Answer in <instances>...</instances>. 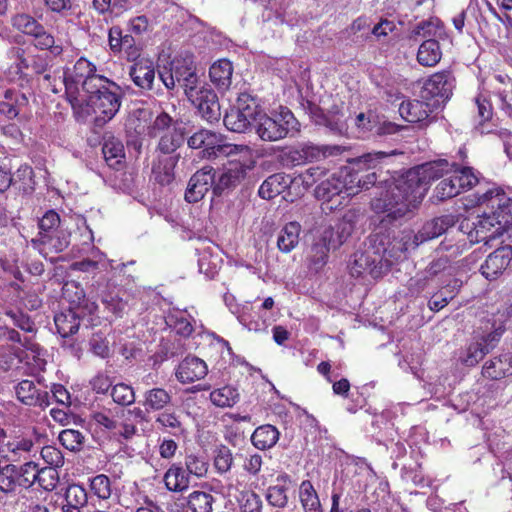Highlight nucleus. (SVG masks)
<instances>
[{
    "label": "nucleus",
    "mask_w": 512,
    "mask_h": 512,
    "mask_svg": "<svg viewBox=\"0 0 512 512\" xmlns=\"http://www.w3.org/2000/svg\"><path fill=\"white\" fill-rule=\"evenodd\" d=\"M448 174L452 175L460 192L470 190L479 181L470 166H461L447 159L426 162L394 179L381 197L371 200V208L388 212V216L394 219L406 215L421 203L433 181Z\"/></svg>",
    "instance_id": "1"
},
{
    "label": "nucleus",
    "mask_w": 512,
    "mask_h": 512,
    "mask_svg": "<svg viewBox=\"0 0 512 512\" xmlns=\"http://www.w3.org/2000/svg\"><path fill=\"white\" fill-rule=\"evenodd\" d=\"M389 156L390 155L385 152H376L374 154L369 153L361 159L352 161L347 147L341 145H322V160L325 164L329 165L333 163L339 166L338 173H333L331 178L322 181V204L331 201L334 196L342 192L350 195L354 189V180H350L349 176H346L345 173L341 174V165L354 162L359 168L365 164H368L370 168L371 163ZM322 168H325L324 163H322Z\"/></svg>",
    "instance_id": "2"
},
{
    "label": "nucleus",
    "mask_w": 512,
    "mask_h": 512,
    "mask_svg": "<svg viewBox=\"0 0 512 512\" xmlns=\"http://www.w3.org/2000/svg\"><path fill=\"white\" fill-rule=\"evenodd\" d=\"M121 87L113 80L105 77L94 88L83 93V104L91 107L96 114L95 124L103 126L112 120L122 104Z\"/></svg>",
    "instance_id": "3"
},
{
    "label": "nucleus",
    "mask_w": 512,
    "mask_h": 512,
    "mask_svg": "<svg viewBox=\"0 0 512 512\" xmlns=\"http://www.w3.org/2000/svg\"><path fill=\"white\" fill-rule=\"evenodd\" d=\"M375 212V210L372 208ZM376 213H382L381 211ZM386 215L381 219V226L379 231L371 235V242L374 249V254L382 257H388L395 260L400 259L407 251L414 250L419 246L418 238L415 233L408 229L402 231H395L392 229H385V223H391L395 221L394 218L388 216V212H384ZM405 215H403L404 217ZM402 218L401 217H398ZM397 220V218H396Z\"/></svg>",
    "instance_id": "4"
},
{
    "label": "nucleus",
    "mask_w": 512,
    "mask_h": 512,
    "mask_svg": "<svg viewBox=\"0 0 512 512\" xmlns=\"http://www.w3.org/2000/svg\"><path fill=\"white\" fill-rule=\"evenodd\" d=\"M300 131V123L292 111L284 106L267 113L256 122L255 134L264 142H276Z\"/></svg>",
    "instance_id": "5"
},
{
    "label": "nucleus",
    "mask_w": 512,
    "mask_h": 512,
    "mask_svg": "<svg viewBox=\"0 0 512 512\" xmlns=\"http://www.w3.org/2000/svg\"><path fill=\"white\" fill-rule=\"evenodd\" d=\"M96 65L85 57H80L69 76H64L67 100L73 108L83 105V93L94 88L105 76L97 74Z\"/></svg>",
    "instance_id": "6"
},
{
    "label": "nucleus",
    "mask_w": 512,
    "mask_h": 512,
    "mask_svg": "<svg viewBox=\"0 0 512 512\" xmlns=\"http://www.w3.org/2000/svg\"><path fill=\"white\" fill-rule=\"evenodd\" d=\"M188 145L192 149H202V157L207 159L240 154L251 155L249 146L227 143L222 134L207 129H201L190 136Z\"/></svg>",
    "instance_id": "7"
},
{
    "label": "nucleus",
    "mask_w": 512,
    "mask_h": 512,
    "mask_svg": "<svg viewBox=\"0 0 512 512\" xmlns=\"http://www.w3.org/2000/svg\"><path fill=\"white\" fill-rule=\"evenodd\" d=\"M15 62L10 65L6 75L10 82L24 88L30 86L36 76L49 70L47 60L39 54H27L23 48H14Z\"/></svg>",
    "instance_id": "8"
},
{
    "label": "nucleus",
    "mask_w": 512,
    "mask_h": 512,
    "mask_svg": "<svg viewBox=\"0 0 512 512\" xmlns=\"http://www.w3.org/2000/svg\"><path fill=\"white\" fill-rule=\"evenodd\" d=\"M477 204L486 207L498 223V230L506 231L512 226V198L499 187L477 194Z\"/></svg>",
    "instance_id": "9"
},
{
    "label": "nucleus",
    "mask_w": 512,
    "mask_h": 512,
    "mask_svg": "<svg viewBox=\"0 0 512 512\" xmlns=\"http://www.w3.org/2000/svg\"><path fill=\"white\" fill-rule=\"evenodd\" d=\"M60 216L54 210L47 211L39 220V233L38 236L32 239L31 243L35 248L42 252L45 248L53 250L54 252L63 251L68 242L60 239Z\"/></svg>",
    "instance_id": "10"
},
{
    "label": "nucleus",
    "mask_w": 512,
    "mask_h": 512,
    "mask_svg": "<svg viewBox=\"0 0 512 512\" xmlns=\"http://www.w3.org/2000/svg\"><path fill=\"white\" fill-rule=\"evenodd\" d=\"M456 79L452 71L442 70L429 76L423 85V98L434 105L446 104L453 95Z\"/></svg>",
    "instance_id": "11"
},
{
    "label": "nucleus",
    "mask_w": 512,
    "mask_h": 512,
    "mask_svg": "<svg viewBox=\"0 0 512 512\" xmlns=\"http://www.w3.org/2000/svg\"><path fill=\"white\" fill-rule=\"evenodd\" d=\"M185 95L203 119L209 123L219 121L221 117L220 104L213 89L206 86H196L193 89H186Z\"/></svg>",
    "instance_id": "12"
},
{
    "label": "nucleus",
    "mask_w": 512,
    "mask_h": 512,
    "mask_svg": "<svg viewBox=\"0 0 512 512\" xmlns=\"http://www.w3.org/2000/svg\"><path fill=\"white\" fill-rule=\"evenodd\" d=\"M354 228L355 214L349 211L323 231L322 246L327 250L338 249L351 236Z\"/></svg>",
    "instance_id": "13"
},
{
    "label": "nucleus",
    "mask_w": 512,
    "mask_h": 512,
    "mask_svg": "<svg viewBox=\"0 0 512 512\" xmlns=\"http://www.w3.org/2000/svg\"><path fill=\"white\" fill-rule=\"evenodd\" d=\"M216 171L211 166H204L196 171L188 182L185 191V200L189 203H196L204 198L206 193L212 189Z\"/></svg>",
    "instance_id": "14"
},
{
    "label": "nucleus",
    "mask_w": 512,
    "mask_h": 512,
    "mask_svg": "<svg viewBox=\"0 0 512 512\" xmlns=\"http://www.w3.org/2000/svg\"><path fill=\"white\" fill-rule=\"evenodd\" d=\"M511 261L512 246H501L487 256L480 266V272L487 280H496L508 268Z\"/></svg>",
    "instance_id": "15"
},
{
    "label": "nucleus",
    "mask_w": 512,
    "mask_h": 512,
    "mask_svg": "<svg viewBox=\"0 0 512 512\" xmlns=\"http://www.w3.org/2000/svg\"><path fill=\"white\" fill-rule=\"evenodd\" d=\"M129 77L136 87L141 91L153 89L155 81V65L153 60L141 57L132 62L128 70Z\"/></svg>",
    "instance_id": "16"
},
{
    "label": "nucleus",
    "mask_w": 512,
    "mask_h": 512,
    "mask_svg": "<svg viewBox=\"0 0 512 512\" xmlns=\"http://www.w3.org/2000/svg\"><path fill=\"white\" fill-rule=\"evenodd\" d=\"M171 71L177 83L184 89H193L198 84V75L196 73V65L192 55L185 57H176L171 61Z\"/></svg>",
    "instance_id": "17"
},
{
    "label": "nucleus",
    "mask_w": 512,
    "mask_h": 512,
    "mask_svg": "<svg viewBox=\"0 0 512 512\" xmlns=\"http://www.w3.org/2000/svg\"><path fill=\"white\" fill-rule=\"evenodd\" d=\"M483 208V213L478 217L474 228L469 232V238L472 242H484L487 244L490 240L501 236L505 231L498 230V223H496L491 213Z\"/></svg>",
    "instance_id": "18"
},
{
    "label": "nucleus",
    "mask_w": 512,
    "mask_h": 512,
    "mask_svg": "<svg viewBox=\"0 0 512 512\" xmlns=\"http://www.w3.org/2000/svg\"><path fill=\"white\" fill-rule=\"evenodd\" d=\"M17 399L27 406L47 407L50 404V395L47 391L37 389L31 380H22L15 386Z\"/></svg>",
    "instance_id": "19"
},
{
    "label": "nucleus",
    "mask_w": 512,
    "mask_h": 512,
    "mask_svg": "<svg viewBox=\"0 0 512 512\" xmlns=\"http://www.w3.org/2000/svg\"><path fill=\"white\" fill-rule=\"evenodd\" d=\"M207 373L208 367L202 359L196 356H187L178 365L175 376L179 382L187 384L203 379Z\"/></svg>",
    "instance_id": "20"
},
{
    "label": "nucleus",
    "mask_w": 512,
    "mask_h": 512,
    "mask_svg": "<svg viewBox=\"0 0 512 512\" xmlns=\"http://www.w3.org/2000/svg\"><path fill=\"white\" fill-rule=\"evenodd\" d=\"M246 169L247 167L238 160H232L229 167L221 173L217 180L216 175L214 176L213 194L220 196L224 190L236 187L245 178Z\"/></svg>",
    "instance_id": "21"
},
{
    "label": "nucleus",
    "mask_w": 512,
    "mask_h": 512,
    "mask_svg": "<svg viewBox=\"0 0 512 512\" xmlns=\"http://www.w3.org/2000/svg\"><path fill=\"white\" fill-rule=\"evenodd\" d=\"M454 225L455 219L452 215H443L427 221L424 223L422 228L417 233H415L416 237L418 238L417 240L419 245L441 236Z\"/></svg>",
    "instance_id": "22"
},
{
    "label": "nucleus",
    "mask_w": 512,
    "mask_h": 512,
    "mask_svg": "<svg viewBox=\"0 0 512 512\" xmlns=\"http://www.w3.org/2000/svg\"><path fill=\"white\" fill-rule=\"evenodd\" d=\"M233 72L234 67L232 62L223 58L217 60L210 66L209 78L216 89L223 93L231 87Z\"/></svg>",
    "instance_id": "23"
},
{
    "label": "nucleus",
    "mask_w": 512,
    "mask_h": 512,
    "mask_svg": "<svg viewBox=\"0 0 512 512\" xmlns=\"http://www.w3.org/2000/svg\"><path fill=\"white\" fill-rule=\"evenodd\" d=\"M381 262V256L370 251H356L351 256L349 269L352 276L359 277L364 273L374 276L377 264Z\"/></svg>",
    "instance_id": "24"
},
{
    "label": "nucleus",
    "mask_w": 512,
    "mask_h": 512,
    "mask_svg": "<svg viewBox=\"0 0 512 512\" xmlns=\"http://www.w3.org/2000/svg\"><path fill=\"white\" fill-rule=\"evenodd\" d=\"M103 139L102 153L107 165L115 170L121 169L125 160L122 141L112 134H105Z\"/></svg>",
    "instance_id": "25"
},
{
    "label": "nucleus",
    "mask_w": 512,
    "mask_h": 512,
    "mask_svg": "<svg viewBox=\"0 0 512 512\" xmlns=\"http://www.w3.org/2000/svg\"><path fill=\"white\" fill-rule=\"evenodd\" d=\"M12 189L17 195L27 196L35 191L36 180L33 168L27 164H21L12 173Z\"/></svg>",
    "instance_id": "26"
},
{
    "label": "nucleus",
    "mask_w": 512,
    "mask_h": 512,
    "mask_svg": "<svg viewBox=\"0 0 512 512\" xmlns=\"http://www.w3.org/2000/svg\"><path fill=\"white\" fill-rule=\"evenodd\" d=\"M225 127L235 133H249L255 130L256 120L246 116L234 105L226 111L223 117Z\"/></svg>",
    "instance_id": "27"
},
{
    "label": "nucleus",
    "mask_w": 512,
    "mask_h": 512,
    "mask_svg": "<svg viewBox=\"0 0 512 512\" xmlns=\"http://www.w3.org/2000/svg\"><path fill=\"white\" fill-rule=\"evenodd\" d=\"M180 155H163L158 157V161L152 168L155 181L162 185H169L175 179V167L179 161Z\"/></svg>",
    "instance_id": "28"
},
{
    "label": "nucleus",
    "mask_w": 512,
    "mask_h": 512,
    "mask_svg": "<svg viewBox=\"0 0 512 512\" xmlns=\"http://www.w3.org/2000/svg\"><path fill=\"white\" fill-rule=\"evenodd\" d=\"M512 374V353H505L487 361L482 368V375L492 380H499Z\"/></svg>",
    "instance_id": "29"
},
{
    "label": "nucleus",
    "mask_w": 512,
    "mask_h": 512,
    "mask_svg": "<svg viewBox=\"0 0 512 512\" xmlns=\"http://www.w3.org/2000/svg\"><path fill=\"white\" fill-rule=\"evenodd\" d=\"M399 112L407 122L421 123L429 118L432 110L430 104L425 101L411 100L402 102Z\"/></svg>",
    "instance_id": "30"
},
{
    "label": "nucleus",
    "mask_w": 512,
    "mask_h": 512,
    "mask_svg": "<svg viewBox=\"0 0 512 512\" xmlns=\"http://www.w3.org/2000/svg\"><path fill=\"white\" fill-rule=\"evenodd\" d=\"M172 402V395L164 388H152L143 394L142 406L147 413L160 412Z\"/></svg>",
    "instance_id": "31"
},
{
    "label": "nucleus",
    "mask_w": 512,
    "mask_h": 512,
    "mask_svg": "<svg viewBox=\"0 0 512 512\" xmlns=\"http://www.w3.org/2000/svg\"><path fill=\"white\" fill-rule=\"evenodd\" d=\"M505 326L503 322H485L484 327L475 331L474 340L482 342V345L491 352L499 343Z\"/></svg>",
    "instance_id": "32"
},
{
    "label": "nucleus",
    "mask_w": 512,
    "mask_h": 512,
    "mask_svg": "<svg viewBox=\"0 0 512 512\" xmlns=\"http://www.w3.org/2000/svg\"><path fill=\"white\" fill-rule=\"evenodd\" d=\"M289 177L284 173H275L263 181L258 190L262 199L270 200L283 193L289 186Z\"/></svg>",
    "instance_id": "33"
},
{
    "label": "nucleus",
    "mask_w": 512,
    "mask_h": 512,
    "mask_svg": "<svg viewBox=\"0 0 512 512\" xmlns=\"http://www.w3.org/2000/svg\"><path fill=\"white\" fill-rule=\"evenodd\" d=\"M301 226L298 222L286 223L277 237V247L282 253L291 252L299 243Z\"/></svg>",
    "instance_id": "34"
},
{
    "label": "nucleus",
    "mask_w": 512,
    "mask_h": 512,
    "mask_svg": "<svg viewBox=\"0 0 512 512\" xmlns=\"http://www.w3.org/2000/svg\"><path fill=\"white\" fill-rule=\"evenodd\" d=\"M164 483L169 491L181 492L189 487L190 479L182 466L172 464L164 475Z\"/></svg>",
    "instance_id": "35"
},
{
    "label": "nucleus",
    "mask_w": 512,
    "mask_h": 512,
    "mask_svg": "<svg viewBox=\"0 0 512 512\" xmlns=\"http://www.w3.org/2000/svg\"><path fill=\"white\" fill-rule=\"evenodd\" d=\"M84 290L74 281L64 283L62 287V300L69 303L68 311L72 320H80V315L76 312V308L84 300Z\"/></svg>",
    "instance_id": "36"
},
{
    "label": "nucleus",
    "mask_w": 512,
    "mask_h": 512,
    "mask_svg": "<svg viewBox=\"0 0 512 512\" xmlns=\"http://www.w3.org/2000/svg\"><path fill=\"white\" fill-rule=\"evenodd\" d=\"M66 504L63 505V512H81L86 506L88 495L84 487L78 484L69 485L65 493Z\"/></svg>",
    "instance_id": "37"
},
{
    "label": "nucleus",
    "mask_w": 512,
    "mask_h": 512,
    "mask_svg": "<svg viewBox=\"0 0 512 512\" xmlns=\"http://www.w3.org/2000/svg\"><path fill=\"white\" fill-rule=\"evenodd\" d=\"M440 44L435 39L425 40L419 47L417 61L420 65L433 67L441 60Z\"/></svg>",
    "instance_id": "38"
},
{
    "label": "nucleus",
    "mask_w": 512,
    "mask_h": 512,
    "mask_svg": "<svg viewBox=\"0 0 512 512\" xmlns=\"http://www.w3.org/2000/svg\"><path fill=\"white\" fill-rule=\"evenodd\" d=\"M234 106L238 108L241 112L246 114V116L256 120V122L264 112V108L260 103V99L257 96H254L248 92L240 93L236 99Z\"/></svg>",
    "instance_id": "39"
},
{
    "label": "nucleus",
    "mask_w": 512,
    "mask_h": 512,
    "mask_svg": "<svg viewBox=\"0 0 512 512\" xmlns=\"http://www.w3.org/2000/svg\"><path fill=\"white\" fill-rule=\"evenodd\" d=\"M278 439V430L269 424L258 427L251 436L253 445L260 450L273 447Z\"/></svg>",
    "instance_id": "40"
},
{
    "label": "nucleus",
    "mask_w": 512,
    "mask_h": 512,
    "mask_svg": "<svg viewBox=\"0 0 512 512\" xmlns=\"http://www.w3.org/2000/svg\"><path fill=\"white\" fill-rule=\"evenodd\" d=\"M155 424L158 429L168 432L174 436L184 430L180 416L177 415L174 410L164 409L160 411L155 418Z\"/></svg>",
    "instance_id": "41"
},
{
    "label": "nucleus",
    "mask_w": 512,
    "mask_h": 512,
    "mask_svg": "<svg viewBox=\"0 0 512 512\" xmlns=\"http://www.w3.org/2000/svg\"><path fill=\"white\" fill-rule=\"evenodd\" d=\"M32 38L34 39L33 45L38 50H48L54 57L60 56L63 53L62 44L57 43L54 36L43 25L35 32Z\"/></svg>",
    "instance_id": "42"
},
{
    "label": "nucleus",
    "mask_w": 512,
    "mask_h": 512,
    "mask_svg": "<svg viewBox=\"0 0 512 512\" xmlns=\"http://www.w3.org/2000/svg\"><path fill=\"white\" fill-rule=\"evenodd\" d=\"M185 136L180 128L166 131L159 140L158 149L164 155H175V151L184 143Z\"/></svg>",
    "instance_id": "43"
},
{
    "label": "nucleus",
    "mask_w": 512,
    "mask_h": 512,
    "mask_svg": "<svg viewBox=\"0 0 512 512\" xmlns=\"http://www.w3.org/2000/svg\"><path fill=\"white\" fill-rule=\"evenodd\" d=\"M239 399L238 389L230 385L215 389L210 393L211 402L220 408L232 407Z\"/></svg>",
    "instance_id": "44"
},
{
    "label": "nucleus",
    "mask_w": 512,
    "mask_h": 512,
    "mask_svg": "<svg viewBox=\"0 0 512 512\" xmlns=\"http://www.w3.org/2000/svg\"><path fill=\"white\" fill-rule=\"evenodd\" d=\"M299 497L305 512H320V499L310 481L301 483Z\"/></svg>",
    "instance_id": "45"
},
{
    "label": "nucleus",
    "mask_w": 512,
    "mask_h": 512,
    "mask_svg": "<svg viewBox=\"0 0 512 512\" xmlns=\"http://www.w3.org/2000/svg\"><path fill=\"white\" fill-rule=\"evenodd\" d=\"M475 104L477 106L479 123L476 129L481 134L490 133L492 130L486 128V123L489 122L493 117V105L489 99L484 95L480 94L475 98Z\"/></svg>",
    "instance_id": "46"
},
{
    "label": "nucleus",
    "mask_w": 512,
    "mask_h": 512,
    "mask_svg": "<svg viewBox=\"0 0 512 512\" xmlns=\"http://www.w3.org/2000/svg\"><path fill=\"white\" fill-rule=\"evenodd\" d=\"M11 25L15 30L32 37L42 24L29 14L18 13L11 18Z\"/></svg>",
    "instance_id": "47"
},
{
    "label": "nucleus",
    "mask_w": 512,
    "mask_h": 512,
    "mask_svg": "<svg viewBox=\"0 0 512 512\" xmlns=\"http://www.w3.org/2000/svg\"><path fill=\"white\" fill-rule=\"evenodd\" d=\"M214 497L207 492L194 491L188 496L187 505L192 512H212Z\"/></svg>",
    "instance_id": "48"
},
{
    "label": "nucleus",
    "mask_w": 512,
    "mask_h": 512,
    "mask_svg": "<svg viewBox=\"0 0 512 512\" xmlns=\"http://www.w3.org/2000/svg\"><path fill=\"white\" fill-rule=\"evenodd\" d=\"M461 192L457 187L452 175L443 178L436 186L434 197L438 201H444L459 195Z\"/></svg>",
    "instance_id": "49"
},
{
    "label": "nucleus",
    "mask_w": 512,
    "mask_h": 512,
    "mask_svg": "<svg viewBox=\"0 0 512 512\" xmlns=\"http://www.w3.org/2000/svg\"><path fill=\"white\" fill-rule=\"evenodd\" d=\"M18 485V468L8 464L0 469V490L5 493L12 492Z\"/></svg>",
    "instance_id": "50"
},
{
    "label": "nucleus",
    "mask_w": 512,
    "mask_h": 512,
    "mask_svg": "<svg viewBox=\"0 0 512 512\" xmlns=\"http://www.w3.org/2000/svg\"><path fill=\"white\" fill-rule=\"evenodd\" d=\"M110 395L113 401L122 406H128L135 402V393L131 386L125 383H118L111 389Z\"/></svg>",
    "instance_id": "51"
},
{
    "label": "nucleus",
    "mask_w": 512,
    "mask_h": 512,
    "mask_svg": "<svg viewBox=\"0 0 512 512\" xmlns=\"http://www.w3.org/2000/svg\"><path fill=\"white\" fill-rule=\"evenodd\" d=\"M488 353H490L481 341L474 340L466 349L465 355L462 357V362L469 367L478 364Z\"/></svg>",
    "instance_id": "52"
},
{
    "label": "nucleus",
    "mask_w": 512,
    "mask_h": 512,
    "mask_svg": "<svg viewBox=\"0 0 512 512\" xmlns=\"http://www.w3.org/2000/svg\"><path fill=\"white\" fill-rule=\"evenodd\" d=\"M344 173L346 176H349L350 180H354V188L358 187L367 189L369 185H375L378 181L376 172L368 173L364 179V176L359 174V170L354 171V169L349 166L341 165V174Z\"/></svg>",
    "instance_id": "53"
},
{
    "label": "nucleus",
    "mask_w": 512,
    "mask_h": 512,
    "mask_svg": "<svg viewBox=\"0 0 512 512\" xmlns=\"http://www.w3.org/2000/svg\"><path fill=\"white\" fill-rule=\"evenodd\" d=\"M91 491L101 500H107L111 497V481L108 476L99 474L90 481Z\"/></svg>",
    "instance_id": "54"
},
{
    "label": "nucleus",
    "mask_w": 512,
    "mask_h": 512,
    "mask_svg": "<svg viewBox=\"0 0 512 512\" xmlns=\"http://www.w3.org/2000/svg\"><path fill=\"white\" fill-rule=\"evenodd\" d=\"M84 435L74 429H65L59 434V441L70 451H78L84 443Z\"/></svg>",
    "instance_id": "55"
},
{
    "label": "nucleus",
    "mask_w": 512,
    "mask_h": 512,
    "mask_svg": "<svg viewBox=\"0 0 512 512\" xmlns=\"http://www.w3.org/2000/svg\"><path fill=\"white\" fill-rule=\"evenodd\" d=\"M287 487L282 484L270 486L267 489L266 499L271 506L283 508L288 503Z\"/></svg>",
    "instance_id": "56"
},
{
    "label": "nucleus",
    "mask_w": 512,
    "mask_h": 512,
    "mask_svg": "<svg viewBox=\"0 0 512 512\" xmlns=\"http://www.w3.org/2000/svg\"><path fill=\"white\" fill-rule=\"evenodd\" d=\"M37 477V483L46 491L54 490L59 482V474L54 467H44L39 469Z\"/></svg>",
    "instance_id": "57"
},
{
    "label": "nucleus",
    "mask_w": 512,
    "mask_h": 512,
    "mask_svg": "<svg viewBox=\"0 0 512 512\" xmlns=\"http://www.w3.org/2000/svg\"><path fill=\"white\" fill-rule=\"evenodd\" d=\"M186 472L188 475H194L201 478L206 475L208 470V463L203 457L194 454H189L185 458Z\"/></svg>",
    "instance_id": "58"
},
{
    "label": "nucleus",
    "mask_w": 512,
    "mask_h": 512,
    "mask_svg": "<svg viewBox=\"0 0 512 512\" xmlns=\"http://www.w3.org/2000/svg\"><path fill=\"white\" fill-rule=\"evenodd\" d=\"M39 469L37 464L33 462H27L18 469V485L23 487H30L32 484L37 482Z\"/></svg>",
    "instance_id": "59"
},
{
    "label": "nucleus",
    "mask_w": 512,
    "mask_h": 512,
    "mask_svg": "<svg viewBox=\"0 0 512 512\" xmlns=\"http://www.w3.org/2000/svg\"><path fill=\"white\" fill-rule=\"evenodd\" d=\"M126 39V34L118 25H114L108 30V45L114 55H120L121 49Z\"/></svg>",
    "instance_id": "60"
},
{
    "label": "nucleus",
    "mask_w": 512,
    "mask_h": 512,
    "mask_svg": "<svg viewBox=\"0 0 512 512\" xmlns=\"http://www.w3.org/2000/svg\"><path fill=\"white\" fill-rule=\"evenodd\" d=\"M233 456L231 450L226 446H220L215 455L214 466L219 473H226L231 469Z\"/></svg>",
    "instance_id": "61"
},
{
    "label": "nucleus",
    "mask_w": 512,
    "mask_h": 512,
    "mask_svg": "<svg viewBox=\"0 0 512 512\" xmlns=\"http://www.w3.org/2000/svg\"><path fill=\"white\" fill-rule=\"evenodd\" d=\"M305 265L308 276H318L320 272V247L318 244H313L307 251Z\"/></svg>",
    "instance_id": "62"
},
{
    "label": "nucleus",
    "mask_w": 512,
    "mask_h": 512,
    "mask_svg": "<svg viewBox=\"0 0 512 512\" xmlns=\"http://www.w3.org/2000/svg\"><path fill=\"white\" fill-rule=\"evenodd\" d=\"M299 177L302 179V184L306 189H309L315 185L314 194L318 199L320 185L317 184V181L320 179V168L318 166L310 167L301 173Z\"/></svg>",
    "instance_id": "63"
},
{
    "label": "nucleus",
    "mask_w": 512,
    "mask_h": 512,
    "mask_svg": "<svg viewBox=\"0 0 512 512\" xmlns=\"http://www.w3.org/2000/svg\"><path fill=\"white\" fill-rule=\"evenodd\" d=\"M142 48L136 44L135 38L126 33V39L121 49V54H124L125 59L128 62H133L141 58Z\"/></svg>",
    "instance_id": "64"
}]
</instances>
